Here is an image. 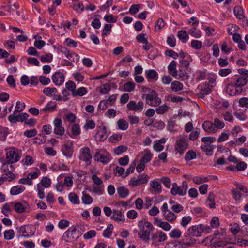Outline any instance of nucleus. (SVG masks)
Returning <instances> with one entry per match:
<instances>
[{
    "label": "nucleus",
    "instance_id": "obj_52",
    "mask_svg": "<svg viewBox=\"0 0 248 248\" xmlns=\"http://www.w3.org/2000/svg\"><path fill=\"white\" fill-rule=\"evenodd\" d=\"M196 80L197 81H201L204 80L206 78V70H198L196 72Z\"/></svg>",
    "mask_w": 248,
    "mask_h": 248
},
{
    "label": "nucleus",
    "instance_id": "obj_57",
    "mask_svg": "<svg viewBox=\"0 0 248 248\" xmlns=\"http://www.w3.org/2000/svg\"><path fill=\"white\" fill-rule=\"evenodd\" d=\"M193 181L195 184L199 185L204 182H208L209 179L206 177L198 176L194 177L193 178Z\"/></svg>",
    "mask_w": 248,
    "mask_h": 248
},
{
    "label": "nucleus",
    "instance_id": "obj_29",
    "mask_svg": "<svg viewBox=\"0 0 248 248\" xmlns=\"http://www.w3.org/2000/svg\"><path fill=\"white\" fill-rule=\"evenodd\" d=\"M177 37L183 43H186L189 39V36L186 31L181 30L178 32Z\"/></svg>",
    "mask_w": 248,
    "mask_h": 248
},
{
    "label": "nucleus",
    "instance_id": "obj_45",
    "mask_svg": "<svg viewBox=\"0 0 248 248\" xmlns=\"http://www.w3.org/2000/svg\"><path fill=\"white\" fill-rule=\"evenodd\" d=\"M233 12L235 16L239 19H242L244 18L243 10L240 6H235L233 9Z\"/></svg>",
    "mask_w": 248,
    "mask_h": 248
},
{
    "label": "nucleus",
    "instance_id": "obj_46",
    "mask_svg": "<svg viewBox=\"0 0 248 248\" xmlns=\"http://www.w3.org/2000/svg\"><path fill=\"white\" fill-rule=\"evenodd\" d=\"M213 123L214 125L215 126V128L217 129V132L218 131V129H222L225 126L224 123L218 118H215Z\"/></svg>",
    "mask_w": 248,
    "mask_h": 248
},
{
    "label": "nucleus",
    "instance_id": "obj_23",
    "mask_svg": "<svg viewBox=\"0 0 248 248\" xmlns=\"http://www.w3.org/2000/svg\"><path fill=\"white\" fill-rule=\"evenodd\" d=\"M145 77L148 81L151 80L153 81H156L158 78V74L157 72L154 69H150L146 70Z\"/></svg>",
    "mask_w": 248,
    "mask_h": 248
},
{
    "label": "nucleus",
    "instance_id": "obj_60",
    "mask_svg": "<svg viewBox=\"0 0 248 248\" xmlns=\"http://www.w3.org/2000/svg\"><path fill=\"white\" fill-rule=\"evenodd\" d=\"M43 92L46 95L51 96L53 93L57 92V90L54 87H46L44 89Z\"/></svg>",
    "mask_w": 248,
    "mask_h": 248
},
{
    "label": "nucleus",
    "instance_id": "obj_22",
    "mask_svg": "<svg viewBox=\"0 0 248 248\" xmlns=\"http://www.w3.org/2000/svg\"><path fill=\"white\" fill-rule=\"evenodd\" d=\"M190 240L191 242H188L178 241L175 243H170L169 245H172L175 248H185L195 243L196 240L194 238H191Z\"/></svg>",
    "mask_w": 248,
    "mask_h": 248
},
{
    "label": "nucleus",
    "instance_id": "obj_21",
    "mask_svg": "<svg viewBox=\"0 0 248 248\" xmlns=\"http://www.w3.org/2000/svg\"><path fill=\"white\" fill-rule=\"evenodd\" d=\"M202 126L204 131L207 133H215L217 132V129L214 125V123L210 121H204L202 124Z\"/></svg>",
    "mask_w": 248,
    "mask_h": 248
},
{
    "label": "nucleus",
    "instance_id": "obj_44",
    "mask_svg": "<svg viewBox=\"0 0 248 248\" xmlns=\"http://www.w3.org/2000/svg\"><path fill=\"white\" fill-rule=\"evenodd\" d=\"M196 158V153L193 150H189L185 155L186 161H189Z\"/></svg>",
    "mask_w": 248,
    "mask_h": 248
},
{
    "label": "nucleus",
    "instance_id": "obj_59",
    "mask_svg": "<svg viewBox=\"0 0 248 248\" xmlns=\"http://www.w3.org/2000/svg\"><path fill=\"white\" fill-rule=\"evenodd\" d=\"M191 60L192 59L191 57L189 58H186L184 59H180L179 63L181 66L186 68L187 70Z\"/></svg>",
    "mask_w": 248,
    "mask_h": 248
},
{
    "label": "nucleus",
    "instance_id": "obj_37",
    "mask_svg": "<svg viewBox=\"0 0 248 248\" xmlns=\"http://www.w3.org/2000/svg\"><path fill=\"white\" fill-rule=\"evenodd\" d=\"M100 130L98 131L97 134L98 136V139L100 141H104L106 139L107 136V128L106 126H103L102 128L100 127Z\"/></svg>",
    "mask_w": 248,
    "mask_h": 248
},
{
    "label": "nucleus",
    "instance_id": "obj_8",
    "mask_svg": "<svg viewBox=\"0 0 248 248\" xmlns=\"http://www.w3.org/2000/svg\"><path fill=\"white\" fill-rule=\"evenodd\" d=\"M149 180V177L144 174H140L137 178L133 177L129 181L128 184L130 186L132 187H134L138 186H140L142 184H147Z\"/></svg>",
    "mask_w": 248,
    "mask_h": 248
},
{
    "label": "nucleus",
    "instance_id": "obj_53",
    "mask_svg": "<svg viewBox=\"0 0 248 248\" xmlns=\"http://www.w3.org/2000/svg\"><path fill=\"white\" fill-rule=\"evenodd\" d=\"M4 238L5 240H10L14 238L15 236V232L13 229L6 230L4 232Z\"/></svg>",
    "mask_w": 248,
    "mask_h": 248
},
{
    "label": "nucleus",
    "instance_id": "obj_12",
    "mask_svg": "<svg viewBox=\"0 0 248 248\" xmlns=\"http://www.w3.org/2000/svg\"><path fill=\"white\" fill-rule=\"evenodd\" d=\"M80 160L85 162L87 164H90L92 158L90 149L87 147L82 148L80 150Z\"/></svg>",
    "mask_w": 248,
    "mask_h": 248
},
{
    "label": "nucleus",
    "instance_id": "obj_48",
    "mask_svg": "<svg viewBox=\"0 0 248 248\" xmlns=\"http://www.w3.org/2000/svg\"><path fill=\"white\" fill-rule=\"evenodd\" d=\"M112 26L111 24H106L102 31V35L103 37L107 36L109 35L111 31Z\"/></svg>",
    "mask_w": 248,
    "mask_h": 248
},
{
    "label": "nucleus",
    "instance_id": "obj_30",
    "mask_svg": "<svg viewBox=\"0 0 248 248\" xmlns=\"http://www.w3.org/2000/svg\"><path fill=\"white\" fill-rule=\"evenodd\" d=\"M117 192L119 197L123 199L126 198L129 194V190L123 186L117 188Z\"/></svg>",
    "mask_w": 248,
    "mask_h": 248
},
{
    "label": "nucleus",
    "instance_id": "obj_62",
    "mask_svg": "<svg viewBox=\"0 0 248 248\" xmlns=\"http://www.w3.org/2000/svg\"><path fill=\"white\" fill-rule=\"evenodd\" d=\"M169 108L166 105L158 106L155 109L156 112L158 114H162L167 111Z\"/></svg>",
    "mask_w": 248,
    "mask_h": 248
},
{
    "label": "nucleus",
    "instance_id": "obj_11",
    "mask_svg": "<svg viewBox=\"0 0 248 248\" xmlns=\"http://www.w3.org/2000/svg\"><path fill=\"white\" fill-rule=\"evenodd\" d=\"M53 123L54 126V134L59 136H62L64 133L65 129L62 125V120L60 118H56L54 119Z\"/></svg>",
    "mask_w": 248,
    "mask_h": 248
},
{
    "label": "nucleus",
    "instance_id": "obj_27",
    "mask_svg": "<svg viewBox=\"0 0 248 248\" xmlns=\"http://www.w3.org/2000/svg\"><path fill=\"white\" fill-rule=\"evenodd\" d=\"M155 223L158 227L162 228L165 231H169L171 229V225L167 222L162 221L161 219L155 218Z\"/></svg>",
    "mask_w": 248,
    "mask_h": 248
},
{
    "label": "nucleus",
    "instance_id": "obj_36",
    "mask_svg": "<svg viewBox=\"0 0 248 248\" xmlns=\"http://www.w3.org/2000/svg\"><path fill=\"white\" fill-rule=\"evenodd\" d=\"M150 186L155 192L160 193L162 191L161 184L156 181L153 180L150 182Z\"/></svg>",
    "mask_w": 248,
    "mask_h": 248
},
{
    "label": "nucleus",
    "instance_id": "obj_16",
    "mask_svg": "<svg viewBox=\"0 0 248 248\" xmlns=\"http://www.w3.org/2000/svg\"><path fill=\"white\" fill-rule=\"evenodd\" d=\"M199 23V20H196L194 22H192V27L189 30V33L192 37L196 38H199L202 35L201 31L197 29V27Z\"/></svg>",
    "mask_w": 248,
    "mask_h": 248
},
{
    "label": "nucleus",
    "instance_id": "obj_13",
    "mask_svg": "<svg viewBox=\"0 0 248 248\" xmlns=\"http://www.w3.org/2000/svg\"><path fill=\"white\" fill-rule=\"evenodd\" d=\"M186 233L188 236L194 237L201 236L202 232L201 224L191 226L187 229Z\"/></svg>",
    "mask_w": 248,
    "mask_h": 248
},
{
    "label": "nucleus",
    "instance_id": "obj_33",
    "mask_svg": "<svg viewBox=\"0 0 248 248\" xmlns=\"http://www.w3.org/2000/svg\"><path fill=\"white\" fill-rule=\"evenodd\" d=\"M183 84L180 81L175 80L171 83V89L173 92H178L183 89Z\"/></svg>",
    "mask_w": 248,
    "mask_h": 248
},
{
    "label": "nucleus",
    "instance_id": "obj_41",
    "mask_svg": "<svg viewBox=\"0 0 248 248\" xmlns=\"http://www.w3.org/2000/svg\"><path fill=\"white\" fill-rule=\"evenodd\" d=\"M87 90L86 88L81 87L78 89L76 90L74 92L72 93V96L73 97H76L77 96H82L85 95L87 93Z\"/></svg>",
    "mask_w": 248,
    "mask_h": 248
},
{
    "label": "nucleus",
    "instance_id": "obj_26",
    "mask_svg": "<svg viewBox=\"0 0 248 248\" xmlns=\"http://www.w3.org/2000/svg\"><path fill=\"white\" fill-rule=\"evenodd\" d=\"M169 73L174 77L177 75L178 72L176 70V62L173 60L168 66Z\"/></svg>",
    "mask_w": 248,
    "mask_h": 248
},
{
    "label": "nucleus",
    "instance_id": "obj_31",
    "mask_svg": "<svg viewBox=\"0 0 248 248\" xmlns=\"http://www.w3.org/2000/svg\"><path fill=\"white\" fill-rule=\"evenodd\" d=\"M25 189V187L23 186L19 185L15 186L11 188L10 193L12 195H16L23 192Z\"/></svg>",
    "mask_w": 248,
    "mask_h": 248
},
{
    "label": "nucleus",
    "instance_id": "obj_55",
    "mask_svg": "<svg viewBox=\"0 0 248 248\" xmlns=\"http://www.w3.org/2000/svg\"><path fill=\"white\" fill-rule=\"evenodd\" d=\"M190 46L194 49L200 50L202 46V43L201 41L192 40L191 42Z\"/></svg>",
    "mask_w": 248,
    "mask_h": 248
},
{
    "label": "nucleus",
    "instance_id": "obj_32",
    "mask_svg": "<svg viewBox=\"0 0 248 248\" xmlns=\"http://www.w3.org/2000/svg\"><path fill=\"white\" fill-rule=\"evenodd\" d=\"M9 134V129L0 125V140L2 141H5Z\"/></svg>",
    "mask_w": 248,
    "mask_h": 248
},
{
    "label": "nucleus",
    "instance_id": "obj_14",
    "mask_svg": "<svg viewBox=\"0 0 248 248\" xmlns=\"http://www.w3.org/2000/svg\"><path fill=\"white\" fill-rule=\"evenodd\" d=\"M116 98V95L113 94L111 95L108 99L101 101L98 105V108L101 110H105L109 106L113 105Z\"/></svg>",
    "mask_w": 248,
    "mask_h": 248
},
{
    "label": "nucleus",
    "instance_id": "obj_3",
    "mask_svg": "<svg viewBox=\"0 0 248 248\" xmlns=\"http://www.w3.org/2000/svg\"><path fill=\"white\" fill-rule=\"evenodd\" d=\"M142 99L145 101V103L149 106L153 107H157L161 103V100L159 97L158 94L155 90H151L147 94H144Z\"/></svg>",
    "mask_w": 248,
    "mask_h": 248
},
{
    "label": "nucleus",
    "instance_id": "obj_9",
    "mask_svg": "<svg viewBox=\"0 0 248 248\" xmlns=\"http://www.w3.org/2000/svg\"><path fill=\"white\" fill-rule=\"evenodd\" d=\"M144 103L140 101L137 103L133 100L129 101L126 105L127 112L134 111L137 112H141L144 108Z\"/></svg>",
    "mask_w": 248,
    "mask_h": 248
},
{
    "label": "nucleus",
    "instance_id": "obj_35",
    "mask_svg": "<svg viewBox=\"0 0 248 248\" xmlns=\"http://www.w3.org/2000/svg\"><path fill=\"white\" fill-rule=\"evenodd\" d=\"M12 172L13 171H10L9 170H3L2 177H3V179H5V180H8V181H12L14 180L16 178V176L15 174Z\"/></svg>",
    "mask_w": 248,
    "mask_h": 248
},
{
    "label": "nucleus",
    "instance_id": "obj_20",
    "mask_svg": "<svg viewBox=\"0 0 248 248\" xmlns=\"http://www.w3.org/2000/svg\"><path fill=\"white\" fill-rule=\"evenodd\" d=\"M16 229L17 230V235L18 238L20 237H24L28 238L34 235L33 232H30V234L28 233L25 228V225L17 227Z\"/></svg>",
    "mask_w": 248,
    "mask_h": 248
},
{
    "label": "nucleus",
    "instance_id": "obj_50",
    "mask_svg": "<svg viewBox=\"0 0 248 248\" xmlns=\"http://www.w3.org/2000/svg\"><path fill=\"white\" fill-rule=\"evenodd\" d=\"M79 55L72 51H70L69 55L67 56L68 59L75 62H78L79 60Z\"/></svg>",
    "mask_w": 248,
    "mask_h": 248
},
{
    "label": "nucleus",
    "instance_id": "obj_56",
    "mask_svg": "<svg viewBox=\"0 0 248 248\" xmlns=\"http://www.w3.org/2000/svg\"><path fill=\"white\" fill-rule=\"evenodd\" d=\"M63 119L64 121H67L71 123H73L75 122L76 116L74 113L72 112L68 113L65 114Z\"/></svg>",
    "mask_w": 248,
    "mask_h": 248
},
{
    "label": "nucleus",
    "instance_id": "obj_43",
    "mask_svg": "<svg viewBox=\"0 0 248 248\" xmlns=\"http://www.w3.org/2000/svg\"><path fill=\"white\" fill-rule=\"evenodd\" d=\"M72 135H70L71 138L73 136H77L80 134L81 131L79 124H74L71 127Z\"/></svg>",
    "mask_w": 248,
    "mask_h": 248
},
{
    "label": "nucleus",
    "instance_id": "obj_39",
    "mask_svg": "<svg viewBox=\"0 0 248 248\" xmlns=\"http://www.w3.org/2000/svg\"><path fill=\"white\" fill-rule=\"evenodd\" d=\"M169 235L171 238L178 239L181 236L182 232L179 229L175 228L170 232Z\"/></svg>",
    "mask_w": 248,
    "mask_h": 248
},
{
    "label": "nucleus",
    "instance_id": "obj_1",
    "mask_svg": "<svg viewBox=\"0 0 248 248\" xmlns=\"http://www.w3.org/2000/svg\"><path fill=\"white\" fill-rule=\"evenodd\" d=\"M138 226L142 232V234L139 233L140 238L143 240L148 241L150 239V233L154 229L153 225L148 221L143 222L141 220L138 222Z\"/></svg>",
    "mask_w": 248,
    "mask_h": 248
},
{
    "label": "nucleus",
    "instance_id": "obj_24",
    "mask_svg": "<svg viewBox=\"0 0 248 248\" xmlns=\"http://www.w3.org/2000/svg\"><path fill=\"white\" fill-rule=\"evenodd\" d=\"M111 219L115 221H123L124 222V216L123 215L122 213L117 210H113L112 216L111 217Z\"/></svg>",
    "mask_w": 248,
    "mask_h": 248
},
{
    "label": "nucleus",
    "instance_id": "obj_7",
    "mask_svg": "<svg viewBox=\"0 0 248 248\" xmlns=\"http://www.w3.org/2000/svg\"><path fill=\"white\" fill-rule=\"evenodd\" d=\"M188 183L186 181H183L182 185L180 186H178L176 183H173L170 193L173 196L179 195L183 196L186 195Z\"/></svg>",
    "mask_w": 248,
    "mask_h": 248
},
{
    "label": "nucleus",
    "instance_id": "obj_17",
    "mask_svg": "<svg viewBox=\"0 0 248 248\" xmlns=\"http://www.w3.org/2000/svg\"><path fill=\"white\" fill-rule=\"evenodd\" d=\"M232 79L234 80L233 84L237 88L245 85L248 82L247 79L245 78L238 75H235L232 77Z\"/></svg>",
    "mask_w": 248,
    "mask_h": 248
},
{
    "label": "nucleus",
    "instance_id": "obj_2",
    "mask_svg": "<svg viewBox=\"0 0 248 248\" xmlns=\"http://www.w3.org/2000/svg\"><path fill=\"white\" fill-rule=\"evenodd\" d=\"M189 140L187 135H180L177 139L175 145L174 150L180 155L183 154L188 148Z\"/></svg>",
    "mask_w": 248,
    "mask_h": 248
},
{
    "label": "nucleus",
    "instance_id": "obj_51",
    "mask_svg": "<svg viewBox=\"0 0 248 248\" xmlns=\"http://www.w3.org/2000/svg\"><path fill=\"white\" fill-rule=\"evenodd\" d=\"M82 201L85 204H90L93 202V198L88 194L83 192L82 193Z\"/></svg>",
    "mask_w": 248,
    "mask_h": 248
},
{
    "label": "nucleus",
    "instance_id": "obj_49",
    "mask_svg": "<svg viewBox=\"0 0 248 248\" xmlns=\"http://www.w3.org/2000/svg\"><path fill=\"white\" fill-rule=\"evenodd\" d=\"M135 87V84L133 82L128 81L124 85V91L127 92L133 91Z\"/></svg>",
    "mask_w": 248,
    "mask_h": 248
},
{
    "label": "nucleus",
    "instance_id": "obj_10",
    "mask_svg": "<svg viewBox=\"0 0 248 248\" xmlns=\"http://www.w3.org/2000/svg\"><path fill=\"white\" fill-rule=\"evenodd\" d=\"M73 143L70 140L66 141L61 149L63 155L67 158L71 157L73 153Z\"/></svg>",
    "mask_w": 248,
    "mask_h": 248
},
{
    "label": "nucleus",
    "instance_id": "obj_40",
    "mask_svg": "<svg viewBox=\"0 0 248 248\" xmlns=\"http://www.w3.org/2000/svg\"><path fill=\"white\" fill-rule=\"evenodd\" d=\"M118 127L122 130H125L128 127V124L126 120L124 119H120L117 122Z\"/></svg>",
    "mask_w": 248,
    "mask_h": 248
},
{
    "label": "nucleus",
    "instance_id": "obj_58",
    "mask_svg": "<svg viewBox=\"0 0 248 248\" xmlns=\"http://www.w3.org/2000/svg\"><path fill=\"white\" fill-rule=\"evenodd\" d=\"M53 59V55L51 53H47L45 55H43L40 57V60L42 62L50 63Z\"/></svg>",
    "mask_w": 248,
    "mask_h": 248
},
{
    "label": "nucleus",
    "instance_id": "obj_6",
    "mask_svg": "<svg viewBox=\"0 0 248 248\" xmlns=\"http://www.w3.org/2000/svg\"><path fill=\"white\" fill-rule=\"evenodd\" d=\"M210 245L213 247H224L226 246L227 242L224 239V234L222 232L218 231L216 232L213 236L212 239L210 240Z\"/></svg>",
    "mask_w": 248,
    "mask_h": 248
},
{
    "label": "nucleus",
    "instance_id": "obj_63",
    "mask_svg": "<svg viewBox=\"0 0 248 248\" xmlns=\"http://www.w3.org/2000/svg\"><path fill=\"white\" fill-rule=\"evenodd\" d=\"M51 180L47 177H43L41 181V184L45 188H48L51 186Z\"/></svg>",
    "mask_w": 248,
    "mask_h": 248
},
{
    "label": "nucleus",
    "instance_id": "obj_61",
    "mask_svg": "<svg viewBox=\"0 0 248 248\" xmlns=\"http://www.w3.org/2000/svg\"><path fill=\"white\" fill-rule=\"evenodd\" d=\"M192 220V217L190 216H184L182 217L180 224L182 227L186 228Z\"/></svg>",
    "mask_w": 248,
    "mask_h": 248
},
{
    "label": "nucleus",
    "instance_id": "obj_38",
    "mask_svg": "<svg viewBox=\"0 0 248 248\" xmlns=\"http://www.w3.org/2000/svg\"><path fill=\"white\" fill-rule=\"evenodd\" d=\"M111 155L108 152H106L105 155L101 154L99 159H97V161L101 162L103 164H107L111 160Z\"/></svg>",
    "mask_w": 248,
    "mask_h": 248
},
{
    "label": "nucleus",
    "instance_id": "obj_4",
    "mask_svg": "<svg viewBox=\"0 0 248 248\" xmlns=\"http://www.w3.org/2000/svg\"><path fill=\"white\" fill-rule=\"evenodd\" d=\"M79 236L76 226L70 227L63 234L62 239L66 242L73 243L76 241Z\"/></svg>",
    "mask_w": 248,
    "mask_h": 248
},
{
    "label": "nucleus",
    "instance_id": "obj_5",
    "mask_svg": "<svg viewBox=\"0 0 248 248\" xmlns=\"http://www.w3.org/2000/svg\"><path fill=\"white\" fill-rule=\"evenodd\" d=\"M20 155L17 149L15 147H10L6 149L5 162L10 163H15L18 162L20 159Z\"/></svg>",
    "mask_w": 248,
    "mask_h": 248
},
{
    "label": "nucleus",
    "instance_id": "obj_25",
    "mask_svg": "<svg viewBox=\"0 0 248 248\" xmlns=\"http://www.w3.org/2000/svg\"><path fill=\"white\" fill-rule=\"evenodd\" d=\"M57 107V104L55 102L49 101L47 103L46 106L41 109V112L43 111L44 112H53Z\"/></svg>",
    "mask_w": 248,
    "mask_h": 248
},
{
    "label": "nucleus",
    "instance_id": "obj_54",
    "mask_svg": "<svg viewBox=\"0 0 248 248\" xmlns=\"http://www.w3.org/2000/svg\"><path fill=\"white\" fill-rule=\"evenodd\" d=\"M201 149L205 152L207 155H211L213 154V149L210 144H205V145H202Z\"/></svg>",
    "mask_w": 248,
    "mask_h": 248
},
{
    "label": "nucleus",
    "instance_id": "obj_18",
    "mask_svg": "<svg viewBox=\"0 0 248 248\" xmlns=\"http://www.w3.org/2000/svg\"><path fill=\"white\" fill-rule=\"evenodd\" d=\"M226 91L229 95H236L237 94H240L242 93V89L240 88H236L234 84L232 83L227 85Z\"/></svg>",
    "mask_w": 248,
    "mask_h": 248
},
{
    "label": "nucleus",
    "instance_id": "obj_64",
    "mask_svg": "<svg viewBox=\"0 0 248 248\" xmlns=\"http://www.w3.org/2000/svg\"><path fill=\"white\" fill-rule=\"evenodd\" d=\"M127 147L124 145H120L114 149V153L116 155H119L127 151Z\"/></svg>",
    "mask_w": 248,
    "mask_h": 248
},
{
    "label": "nucleus",
    "instance_id": "obj_15",
    "mask_svg": "<svg viewBox=\"0 0 248 248\" xmlns=\"http://www.w3.org/2000/svg\"><path fill=\"white\" fill-rule=\"evenodd\" d=\"M166 234L161 231H158L151 235V239L153 240V244L156 245L157 242H162L167 240Z\"/></svg>",
    "mask_w": 248,
    "mask_h": 248
},
{
    "label": "nucleus",
    "instance_id": "obj_47",
    "mask_svg": "<svg viewBox=\"0 0 248 248\" xmlns=\"http://www.w3.org/2000/svg\"><path fill=\"white\" fill-rule=\"evenodd\" d=\"M68 198L73 204H78L80 203L78 196L75 193H70L68 195Z\"/></svg>",
    "mask_w": 248,
    "mask_h": 248
},
{
    "label": "nucleus",
    "instance_id": "obj_42",
    "mask_svg": "<svg viewBox=\"0 0 248 248\" xmlns=\"http://www.w3.org/2000/svg\"><path fill=\"white\" fill-rule=\"evenodd\" d=\"M165 218L168 221L170 222H174L176 219V216L172 213L171 211L169 210L168 212L165 213L163 214Z\"/></svg>",
    "mask_w": 248,
    "mask_h": 248
},
{
    "label": "nucleus",
    "instance_id": "obj_34",
    "mask_svg": "<svg viewBox=\"0 0 248 248\" xmlns=\"http://www.w3.org/2000/svg\"><path fill=\"white\" fill-rule=\"evenodd\" d=\"M145 154L141 158L140 162H142L144 164L149 162L152 159L153 155L151 153L149 150H145Z\"/></svg>",
    "mask_w": 248,
    "mask_h": 248
},
{
    "label": "nucleus",
    "instance_id": "obj_28",
    "mask_svg": "<svg viewBox=\"0 0 248 248\" xmlns=\"http://www.w3.org/2000/svg\"><path fill=\"white\" fill-rule=\"evenodd\" d=\"M212 89L209 86H206L204 88L200 89V92L197 93V96L199 98H204L206 95H208L211 93Z\"/></svg>",
    "mask_w": 248,
    "mask_h": 248
},
{
    "label": "nucleus",
    "instance_id": "obj_19",
    "mask_svg": "<svg viewBox=\"0 0 248 248\" xmlns=\"http://www.w3.org/2000/svg\"><path fill=\"white\" fill-rule=\"evenodd\" d=\"M52 79L56 85H62L64 81V75L60 72H56L52 75Z\"/></svg>",
    "mask_w": 248,
    "mask_h": 248
}]
</instances>
